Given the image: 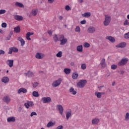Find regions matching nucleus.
<instances>
[{"mask_svg":"<svg viewBox=\"0 0 129 129\" xmlns=\"http://www.w3.org/2000/svg\"><path fill=\"white\" fill-rule=\"evenodd\" d=\"M73 79H77L78 78V74L76 73H74L72 75Z\"/></svg>","mask_w":129,"mask_h":129,"instance_id":"f704fd0d","label":"nucleus"},{"mask_svg":"<svg viewBox=\"0 0 129 129\" xmlns=\"http://www.w3.org/2000/svg\"><path fill=\"white\" fill-rule=\"evenodd\" d=\"M116 68H117V66H116L115 64H112L111 66V69H112V70H115V69H116Z\"/></svg>","mask_w":129,"mask_h":129,"instance_id":"37998d69","label":"nucleus"},{"mask_svg":"<svg viewBox=\"0 0 129 129\" xmlns=\"http://www.w3.org/2000/svg\"><path fill=\"white\" fill-rule=\"evenodd\" d=\"M123 25H124V26H125V25H129L128 21L127 20H126L124 22Z\"/></svg>","mask_w":129,"mask_h":129,"instance_id":"603ef678","label":"nucleus"},{"mask_svg":"<svg viewBox=\"0 0 129 129\" xmlns=\"http://www.w3.org/2000/svg\"><path fill=\"white\" fill-rule=\"evenodd\" d=\"M32 95L34 97H39V96H40V94H39V92L35 91L33 92Z\"/></svg>","mask_w":129,"mask_h":129,"instance_id":"7c9ffc66","label":"nucleus"},{"mask_svg":"<svg viewBox=\"0 0 129 129\" xmlns=\"http://www.w3.org/2000/svg\"><path fill=\"white\" fill-rule=\"evenodd\" d=\"M99 119L98 118H95L92 119V124H98L99 123Z\"/></svg>","mask_w":129,"mask_h":129,"instance_id":"f3484780","label":"nucleus"},{"mask_svg":"<svg viewBox=\"0 0 129 129\" xmlns=\"http://www.w3.org/2000/svg\"><path fill=\"white\" fill-rule=\"evenodd\" d=\"M59 20H62L63 19V17L62 16H59Z\"/></svg>","mask_w":129,"mask_h":129,"instance_id":"e2e57ef3","label":"nucleus"},{"mask_svg":"<svg viewBox=\"0 0 129 129\" xmlns=\"http://www.w3.org/2000/svg\"><path fill=\"white\" fill-rule=\"evenodd\" d=\"M62 82V79L59 78L57 79V80L53 81L52 84V86L53 87H57V86H59L60 84H61V83Z\"/></svg>","mask_w":129,"mask_h":129,"instance_id":"423d86ee","label":"nucleus"},{"mask_svg":"<svg viewBox=\"0 0 129 129\" xmlns=\"http://www.w3.org/2000/svg\"><path fill=\"white\" fill-rule=\"evenodd\" d=\"M63 72H64V73H66V74H67V75H68L70 74L71 72V70L70 69L66 68L64 69Z\"/></svg>","mask_w":129,"mask_h":129,"instance_id":"c85d7f7f","label":"nucleus"},{"mask_svg":"<svg viewBox=\"0 0 129 129\" xmlns=\"http://www.w3.org/2000/svg\"><path fill=\"white\" fill-rule=\"evenodd\" d=\"M32 85H33V87H34V88H36V87H37V86H38V85H39V83L34 82L32 84Z\"/></svg>","mask_w":129,"mask_h":129,"instance_id":"79ce46f5","label":"nucleus"},{"mask_svg":"<svg viewBox=\"0 0 129 129\" xmlns=\"http://www.w3.org/2000/svg\"><path fill=\"white\" fill-rule=\"evenodd\" d=\"M14 33H20L21 32V27L20 26H18L17 27L14 28Z\"/></svg>","mask_w":129,"mask_h":129,"instance_id":"5701e85b","label":"nucleus"},{"mask_svg":"<svg viewBox=\"0 0 129 129\" xmlns=\"http://www.w3.org/2000/svg\"><path fill=\"white\" fill-rule=\"evenodd\" d=\"M101 94H102V93L99 92H95V95L97 96V98H101Z\"/></svg>","mask_w":129,"mask_h":129,"instance_id":"473e14b6","label":"nucleus"},{"mask_svg":"<svg viewBox=\"0 0 129 129\" xmlns=\"http://www.w3.org/2000/svg\"><path fill=\"white\" fill-rule=\"evenodd\" d=\"M66 119L67 120H68L70 117L72 116V111L71 109L68 110L66 112Z\"/></svg>","mask_w":129,"mask_h":129,"instance_id":"9d476101","label":"nucleus"},{"mask_svg":"<svg viewBox=\"0 0 129 129\" xmlns=\"http://www.w3.org/2000/svg\"><path fill=\"white\" fill-rule=\"evenodd\" d=\"M65 10L66 11H67V12H68L69 11H71L72 9H71V7H70V6H69V5H67L65 7Z\"/></svg>","mask_w":129,"mask_h":129,"instance_id":"4c0bfd02","label":"nucleus"},{"mask_svg":"<svg viewBox=\"0 0 129 129\" xmlns=\"http://www.w3.org/2000/svg\"><path fill=\"white\" fill-rule=\"evenodd\" d=\"M128 62V58H122L121 60L118 63V66H124L126 63Z\"/></svg>","mask_w":129,"mask_h":129,"instance_id":"20e7f679","label":"nucleus"},{"mask_svg":"<svg viewBox=\"0 0 129 129\" xmlns=\"http://www.w3.org/2000/svg\"><path fill=\"white\" fill-rule=\"evenodd\" d=\"M125 39H129V32L124 34Z\"/></svg>","mask_w":129,"mask_h":129,"instance_id":"49530a36","label":"nucleus"},{"mask_svg":"<svg viewBox=\"0 0 129 129\" xmlns=\"http://www.w3.org/2000/svg\"><path fill=\"white\" fill-rule=\"evenodd\" d=\"M111 21V17L108 15H105V21L103 22L104 26H108L110 24Z\"/></svg>","mask_w":129,"mask_h":129,"instance_id":"f03ea898","label":"nucleus"},{"mask_svg":"<svg viewBox=\"0 0 129 129\" xmlns=\"http://www.w3.org/2000/svg\"><path fill=\"white\" fill-rule=\"evenodd\" d=\"M47 1L49 4H53L55 2V0H47Z\"/></svg>","mask_w":129,"mask_h":129,"instance_id":"6e6d98bb","label":"nucleus"},{"mask_svg":"<svg viewBox=\"0 0 129 129\" xmlns=\"http://www.w3.org/2000/svg\"><path fill=\"white\" fill-rule=\"evenodd\" d=\"M41 100L43 103H50V102L52 101V100L49 97H43L42 98Z\"/></svg>","mask_w":129,"mask_h":129,"instance_id":"6e6552de","label":"nucleus"},{"mask_svg":"<svg viewBox=\"0 0 129 129\" xmlns=\"http://www.w3.org/2000/svg\"><path fill=\"white\" fill-rule=\"evenodd\" d=\"M13 48L12 47L9 48V52H8V54H12L13 53Z\"/></svg>","mask_w":129,"mask_h":129,"instance_id":"3c124183","label":"nucleus"},{"mask_svg":"<svg viewBox=\"0 0 129 129\" xmlns=\"http://www.w3.org/2000/svg\"><path fill=\"white\" fill-rule=\"evenodd\" d=\"M6 64L10 68H12L14 66V59H8L6 61Z\"/></svg>","mask_w":129,"mask_h":129,"instance_id":"9b49d317","label":"nucleus"},{"mask_svg":"<svg viewBox=\"0 0 129 129\" xmlns=\"http://www.w3.org/2000/svg\"><path fill=\"white\" fill-rule=\"evenodd\" d=\"M7 121L8 122H14L16 121V118L15 117H10L7 118Z\"/></svg>","mask_w":129,"mask_h":129,"instance_id":"4be33fe9","label":"nucleus"},{"mask_svg":"<svg viewBox=\"0 0 129 129\" xmlns=\"http://www.w3.org/2000/svg\"><path fill=\"white\" fill-rule=\"evenodd\" d=\"M101 66H102V67H103V68H104V67H106V63H105V59L103 58L102 61L100 63Z\"/></svg>","mask_w":129,"mask_h":129,"instance_id":"c756f323","label":"nucleus"},{"mask_svg":"<svg viewBox=\"0 0 129 129\" xmlns=\"http://www.w3.org/2000/svg\"><path fill=\"white\" fill-rule=\"evenodd\" d=\"M90 47V44L88 42H85L84 43V47L85 48H89Z\"/></svg>","mask_w":129,"mask_h":129,"instance_id":"a19ab883","label":"nucleus"},{"mask_svg":"<svg viewBox=\"0 0 129 129\" xmlns=\"http://www.w3.org/2000/svg\"><path fill=\"white\" fill-rule=\"evenodd\" d=\"M17 40L18 41H20L21 46H22V47L25 45V40H24V39H23L22 37H19Z\"/></svg>","mask_w":129,"mask_h":129,"instance_id":"ddd939ff","label":"nucleus"},{"mask_svg":"<svg viewBox=\"0 0 129 129\" xmlns=\"http://www.w3.org/2000/svg\"><path fill=\"white\" fill-rule=\"evenodd\" d=\"M75 31L76 32H78V33H80V27L79 26H77Z\"/></svg>","mask_w":129,"mask_h":129,"instance_id":"a18cd8bd","label":"nucleus"},{"mask_svg":"<svg viewBox=\"0 0 129 129\" xmlns=\"http://www.w3.org/2000/svg\"><path fill=\"white\" fill-rule=\"evenodd\" d=\"M44 57L45 54L39 52H37L35 55V57L37 59H43Z\"/></svg>","mask_w":129,"mask_h":129,"instance_id":"f8f14e48","label":"nucleus"},{"mask_svg":"<svg viewBox=\"0 0 129 129\" xmlns=\"http://www.w3.org/2000/svg\"><path fill=\"white\" fill-rule=\"evenodd\" d=\"M86 83H87V81H86V80H82L77 83V86L80 87V88H83L86 85Z\"/></svg>","mask_w":129,"mask_h":129,"instance_id":"7ed1b4c3","label":"nucleus"},{"mask_svg":"<svg viewBox=\"0 0 129 129\" xmlns=\"http://www.w3.org/2000/svg\"><path fill=\"white\" fill-rule=\"evenodd\" d=\"M21 92H22V93H27V90L24 88H21L18 90V93L20 94V93H21Z\"/></svg>","mask_w":129,"mask_h":129,"instance_id":"412c9836","label":"nucleus"},{"mask_svg":"<svg viewBox=\"0 0 129 129\" xmlns=\"http://www.w3.org/2000/svg\"><path fill=\"white\" fill-rule=\"evenodd\" d=\"M114 84H115V82H113L112 83V86H114Z\"/></svg>","mask_w":129,"mask_h":129,"instance_id":"680f3d73","label":"nucleus"},{"mask_svg":"<svg viewBox=\"0 0 129 129\" xmlns=\"http://www.w3.org/2000/svg\"><path fill=\"white\" fill-rule=\"evenodd\" d=\"M3 30H2V29H0V33H3Z\"/></svg>","mask_w":129,"mask_h":129,"instance_id":"338daca9","label":"nucleus"},{"mask_svg":"<svg viewBox=\"0 0 129 129\" xmlns=\"http://www.w3.org/2000/svg\"><path fill=\"white\" fill-rule=\"evenodd\" d=\"M34 115H37V113L35 111H33L31 112L30 116H34Z\"/></svg>","mask_w":129,"mask_h":129,"instance_id":"09e8293b","label":"nucleus"},{"mask_svg":"<svg viewBox=\"0 0 129 129\" xmlns=\"http://www.w3.org/2000/svg\"><path fill=\"white\" fill-rule=\"evenodd\" d=\"M5 54V51L0 50V55H4Z\"/></svg>","mask_w":129,"mask_h":129,"instance_id":"4d7b16f0","label":"nucleus"},{"mask_svg":"<svg viewBox=\"0 0 129 129\" xmlns=\"http://www.w3.org/2000/svg\"><path fill=\"white\" fill-rule=\"evenodd\" d=\"M125 120H129V113L128 112H127L125 116Z\"/></svg>","mask_w":129,"mask_h":129,"instance_id":"c03bdc74","label":"nucleus"},{"mask_svg":"<svg viewBox=\"0 0 129 129\" xmlns=\"http://www.w3.org/2000/svg\"><path fill=\"white\" fill-rule=\"evenodd\" d=\"M106 39L110 41V42H111V43H114V42H115V39H114V37H112L111 36H106Z\"/></svg>","mask_w":129,"mask_h":129,"instance_id":"dca6fc26","label":"nucleus"},{"mask_svg":"<svg viewBox=\"0 0 129 129\" xmlns=\"http://www.w3.org/2000/svg\"><path fill=\"white\" fill-rule=\"evenodd\" d=\"M95 31H96L95 28H94V27H92V26H90L88 29V33H94V32H95Z\"/></svg>","mask_w":129,"mask_h":129,"instance_id":"aec40b11","label":"nucleus"},{"mask_svg":"<svg viewBox=\"0 0 129 129\" xmlns=\"http://www.w3.org/2000/svg\"><path fill=\"white\" fill-rule=\"evenodd\" d=\"M70 92L73 95H75L77 93L76 91L74 90V88L73 87L70 89Z\"/></svg>","mask_w":129,"mask_h":129,"instance_id":"a878e982","label":"nucleus"},{"mask_svg":"<svg viewBox=\"0 0 129 129\" xmlns=\"http://www.w3.org/2000/svg\"><path fill=\"white\" fill-rule=\"evenodd\" d=\"M6 14V10H0V15H3Z\"/></svg>","mask_w":129,"mask_h":129,"instance_id":"de8ad7c7","label":"nucleus"},{"mask_svg":"<svg viewBox=\"0 0 129 129\" xmlns=\"http://www.w3.org/2000/svg\"><path fill=\"white\" fill-rule=\"evenodd\" d=\"M38 14V9H33L30 13L27 14L28 17L32 18V17H36V15Z\"/></svg>","mask_w":129,"mask_h":129,"instance_id":"39448f33","label":"nucleus"},{"mask_svg":"<svg viewBox=\"0 0 129 129\" xmlns=\"http://www.w3.org/2000/svg\"><path fill=\"white\" fill-rule=\"evenodd\" d=\"M3 100L4 101V102L9 103L10 101H11V98H10V96H6L3 98Z\"/></svg>","mask_w":129,"mask_h":129,"instance_id":"2eb2a0df","label":"nucleus"},{"mask_svg":"<svg viewBox=\"0 0 129 129\" xmlns=\"http://www.w3.org/2000/svg\"><path fill=\"white\" fill-rule=\"evenodd\" d=\"M15 6L18 7L19 8H24V5L22 3L17 2L15 3Z\"/></svg>","mask_w":129,"mask_h":129,"instance_id":"72a5a7b5","label":"nucleus"},{"mask_svg":"<svg viewBox=\"0 0 129 129\" xmlns=\"http://www.w3.org/2000/svg\"><path fill=\"white\" fill-rule=\"evenodd\" d=\"M78 2H79V3L82 4V3H83V0H78Z\"/></svg>","mask_w":129,"mask_h":129,"instance_id":"052dcab7","label":"nucleus"},{"mask_svg":"<svg viewBox=\"0 0 129 129\" xmlns=\"http://www.w3.org/2000/svg\"><path fill=\"white\" fill-rule=\"evenodd\" d=\"M48 34H49V35L50 36H52V31L49 30V31H48Z\"/></svg>","mask_w":129,"mask_h":129,"instance_id":"bf43d9fd","label":"nucleus"},{"mask_svg":"<svg viewBox=\"0 0 129 129\" xmlns=\"http://www.w3.org/2000/svg\"><path fill=\"white\" fill-rule=\"evenodd\" d=\"M58 38L59 41L60 42V45H65L68 42L67 38H66L63 35H58Z\"/></svg>","mask_w":129,"mask_h":129,"instance_id":"f257e3e1","label":"nucleus"},{"mask_svg":"<svg viewBox=\"0 0 129 129\" xmlns=\"http://www.w3.org/2000/svg\"><path fill=\"white\" fill-rule=\"evenodd\" d=\"M53 41L56 43V42H58L59 41V36L57 35V34L54 35L53 37Z\"/></svg>","mask_w":129,"mask_h":129,"instance_id":"2f4dec72","label":"nucleus"},{"mask_svg":"<svg viewBox=\"0 0 129 129\" xmlns=\"http://www.w3.org/2000/svg\"><path fill=\"white\" fill-rule=\"evenodd\" d=\"M71 65L72 66H73V65H74V62H71Z\"/></svg>","mask_w":129,"mask_h":129,"instance_id":"69168bd1","label":"nucleus"},{"mask_svg":"<svg viewBox=\"0 0 129 129\" xmlns=\"http://www.w3.org/2000/svg\"><path fill=\"white\" fill-rule=\"evenodd\" d=\"M9 81V78H8L7 77H4L2 79V82H3L4 83H8Z\"/></svg>","mask_w":129,"mask_h":129,"instance_id":"393cba45","label":"nucleus"},{"mask_svg":"<svg viewBox=\"0 0 129 129\" xmlns=\"http://www.w3.org/2000/svg\"><path fill=\"white\" fill-rule=\"evenodd\" d=\"M63 126L62 125H59L57 126L55 129H62Z\"/></svg>","mask_w":129,"mask_h":129,"instance_id":"13d9d810","label":"nucleus"},{"mask_svg":"<svg viewBox=\"0 0 129 129\" xmlns=\"http://www.w3.org/2000/svg\"><path fill=\"white\" fill-rule=\"evenodd\" d=\"M82 16L85 18H89L91 16V13L90 12H86L83 14Z\"/></svg>","mask_w":129,"mask_h":129,"instance_id":"b1692460","label":"nucleus"},{"mask_svg":"<svg viewBox=\"0 0 129 129\" xmlns=\"http://www.w3.org/2000/svg\"><path fill=\"white\" fill-rule=\"evenodd\" d=\"M53 125H54V123H53V122H52V121H49L47 123L46 126H47V127H50L51 126H53Z\"/></svg>","mask_w":129,"mask_h":129,"instance_id":"c9c22d12","label":"nucleus"},{"mask_svg":"<svg viewBox=\"0 0 129 129\" xmlns=\"http://www.w3.org/2000/svg\"><path fill=\"white\" fill-rule=\"evenodd\" d=\"M124 73V72L121 71L120 74L123 75Z\"/></svg>","mask_w":129,"mask_h":129,"instance_id":"0e129e2a","label":"nucleus"},{"mask_svg":"<svg viewBox=\"0 0 129 129\" xmlns=\"http://www.w3.org/2000/svg\"><path fill=\"white\" fill-rule=\"evenodd\" d=\"M62 51H59L56 55V57H57L58 58H61V57H62Z\"/></svg>","mask_w":129,"mask_h":129,"instance_id":"e433bc0d","label":"nucleus"},{"mask_svg":"<svg viewBox=\"0 0 129 129\" xmlns=\"http://www.w3.org/2000/svg\"><path fill=\"white\" fill-rule=\"evenodd\" d=\"M77 50L78 52H82L83 51V46L82 45L78 46L77 47Z\"/></svg>","mask_w":129,"mask_h":129,"instance_id":"cd10ccee","label":"nucleus"},{"mask_svg":"<svg viewBox=\"0 0 129 129\" xmlns=\"http://www.w3.org/2000/svg\"><path fill=\"white\" fill-rule=\"evenodd\" d=\"M127 19H128L129 20V15H128L127 16Z\"/></svg>","mask_w":129,"mask_h":129,"instance_id":"774afa93","label":"nucleus"},{"mask_svg":"<svg viewBox=\"0 0 129 129\" xmlns=\"http://www.w3.org/2000/svg\"><path fill=\"white\" fill-rule=\"evenodd\" d=\"M12 50L13 51V52H14V53H17V52H19V49L15 47H12Z\"/></svg>","mask_w":129,"mask_h":129,"instance_id":"58836bf2","label":"nucleus"},{"mask_svg":"<svg viewBox=\"0 0 129 129\" xmlns=\"http://www.w3.org/2000/svg\"><path fill=\"white\" fill-rule=\"evenodd\" d=\"M13 34V32H10L9 34V37L7 38V40H10L11 38H12V35Z\"/></svg>","mask_w":129,"mask_h":129,"instance_id":"8fccbe9b","label":"nucleus"},{"mask_svg":"<svg viewBox=\"0 0 129 129\" xmlns=\"http://www.w3.org/2000/svg\"><path fill=\"white\" fill-rule=\"evenodd\" d=\"M32 35H34L33 32H27L26 33V38L27 40H28V41H31V38H30V37H31Z\"/></svg>","mask_w":129,"mask_h":129,"instance_id":"a211bd4d","label":"nucleus"},{"mask_svg":"<svg viewBox=\"0 0 129 129\" xmlns=\"http://www.w3.org/2000/svg\"><path fill=\"white\" fill-rule=\"evenodd\" d=\"M14 18L16 21H23V16L20 15H14Z\"/></svg>","mask_w":129,"mask_h":129,"instance_id":"6ab92c4d","label":"nucleus"},{"mask_svg":"<svg viewBox=\"0 0 129 129\" xmlns=\"http://www.w3.org/2000/svg\"><path fill=\"white\" fill-rule=\"evenodd\" d=\"M81 25H85L86 24V20H83L81 21Z\"/></svg>","mask_w":129,"mask_h":129,"instance_id":"5fc2aeb1","label":"nucleus"},{"mask_svg":"<svg viewBox=\"0 0 129 129\" xmlns=\"http://www.w3.org/2000/svg\"><path fill=\"white\" fill-rule=\"evenodd\" d=\"M25 75L28 77H33V76H34V74L32 72L29 71L27 73H25Z\"/></svg>","mask_w":129,"mask_h":129,"instance_id":"bb28decb","label":"nucleus"},{"mask_svg":"<svg viewBox=\"0 0 129 129\" xmlns=\"http://www.w3.org/2000/svg\"><path fill=\"white\" fill-rule=\"evenodd\" d=\"M24 105L26 108H30L34 106V102L27 101L26 103H24Z\"/></svg>","mask_w":129,"mask_h":129,"instance_id":"0eeeda50","label":"nucleus"},{"mask_svg":"<svg viewBox=\"0 0 129 129\" xmlns=\"http://www.w3.org/2000/svg\"><path fill=\"white\" fill-rule=\"evenodd\" d=\"M126 46L125 42H121L116 45V48H124Z\"/></svg>","mask_w":129,"mask_h":129,"instance_id":"4468645a","label":"nucleus"},{"mask_svg":"<svg viewBox=\"0 0 129 129\" xmlns=\"http://www.w3.org/2000/svg\"><path fill=\"white\" fill-rule=\"evenodd\" d=\"M2 27L3 28H7V23H2Z\"/></svg>","mask_w":129,"mask_h":129,"instance_id":"864d4df0","label":"nucleus"},{"mask_svg":"<svg viewBox=\"0 0 129 129\" xmlns=\"http://www.w3.org/2000/svg\"><path fill=\"white\" fill-rule=\"evenodd\" d=\"M81 68L83 70H85V69H86V64L82 63L81 64Z\"/></svg>","mask_w":129,"mask_h":129,"instance_id":"ea45409f","label":"nucleus"},{"mask_svg":"<svg viewBox=\"0 0 129 129\" xmlns=\"http://www.w3.org/2000/svg\"><path fill=\"white\" fill-rule=\"evenodd\" d=\"M56 108L59 110L60 114H61V115H63V112H64V108H63L62 105H57Z\"/></svg>","mask_w":129,"mask_h":129,"instance_id":"1a4fd4ad","label":"nucleus"}]
</instances>
